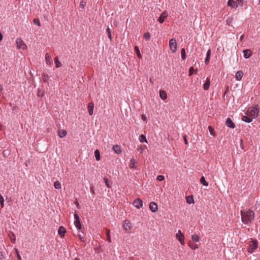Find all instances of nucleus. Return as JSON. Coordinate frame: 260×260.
I'll return each mask as SVG.
<instances>
[{"label":"nucleus","mask_w":260,"mask_h":260,"mask_svg":"<svg viewBox=\"0 0 260 260\" xmlns=\"http://www.w3.org/2000/svg\"><path fill=\"white\" fill-rule=\"evenodd\" d=\"M241 215L242 221L246 224L251 222L254 217V213L251 210L248 211L241 210Z\"/></svg>","instance_id":"obj_1"},{"label":"nucleus","mask_w":260,"mask_h":260,"mask_svg":"<svg viewBox=\"0 0 260 260\" xmlns=\"http://www.w3.org/2000/svg\"><path fill=\"white\" fill-rule=\"evenodd\" d=\"M259 113V108L258 105H255L254 107H249L247 112V114L252 118H256L258 116Z\"/></svg>","instance_id":"obj_2"},{"label":"nucleus","mask_w":260,"mask_h":260,"mask_svg":"<svg viewBox=\"0 0 260 260\" xmlns=\"http://www.w3.org/2000/svg\"><path fill=\"white\" fill-rule=\"evenodd\" d=\"M258 246L257 242L256 240H252L249 242L248 251L249 253H252L254 250L257 249Z\"/></svg>","instance_id":"obj_3"},{"label":"nucleus","mask_w":260,"mask_h":260,"mask_svg":"<svg viewBox=\"0 0 260 260\" xmlns=\"http://www.w3.org/2000/svg\"><path fill=\"white\" fill-rule=\"evenodd\" d=\"M169 47L173 53L176 51L177 50V43L175 39H171L169 41Z\"/></svg>","instance_id":"obj_4"},{"label":"nucleus","mask_w":260,"mask_h":260,"mask_svg":"<svg viewBox=\"0 0 260 260\" xmlns=\"http://www.w3.org/2000/svg\"><path fill=\"white\" fill-rule=\"evenodd\" d=\"M17 48L18 49L22 48L23 50H25L27 48V46L25 44L24 41L20 38H18L16 40Z\"/></svg>","instance_id":"obj_5"},{"label":"nucleus","mask_w":260,"mask_h":260,"mask_svg":"<svg viewBox=\"0 0 260 260\" xmlns=\"http://www.w3.org/2000/svg\"><path fill=\"white\" fill-rule=\"evenodd\" d=\"M176 238L182 245L184 244V235L181 233V231L179 230L178 232L176 233Z\"/></svg>","instance_id":"obj_6"},{"label":"nucleus","mask_w":260,"mask_h":260,"mask_svg":"<svg viewBox=\"0 0 260 260\" xmlns=\"http://www.w3.org/2000/svg\"><path fill=\"white\" fill-rule=\"evenodd\" d=\"M74 217H75V221H74V224L75 225V226L78 230L81 229L82 224L80 221L79 216L78 215V214L77 213H75Z\"/></svg>","instance_id":"obj_7"},{"label":"nucleus","mask_w":260,"mask_h":260,"mask_svg":"<svg viewBox=\"0 0 260 260\" xmlns=\"http://www.w3.org/2000/svg\"><path fill=\"white\" fill-rule=\"evenodd\" d=\"M133 205L137 209H140L143 206V202L140 199H136L133 203Z\"/></svg>","instance_id":"obj_8"},{"label":"nucleus","mask_w":260,"mask_h":260,"mask_svg":"<svg viewBox=\"0 0 260 260\" xmlns=\"http://www.w3.org/2000/svg\"><path fill=\"white\" fill-rule=\"evenodd\" d=\"M168 16V13L166 11H164L158 18L157 20L160 23H162L165 21V19Z\"/></svg>","instance_id":"obj_9"},{"label":"nucleus","mask_w":260,"mask_h":260,"mask_svg":"<svg viewBox=\"0 0 260 260\" xmlns=\"http://www.w3.org/2000/svg\"><path fill=\"white\" fill-rule=\"evenodd\" d=\"M149 209L152 212H156L158 210V206L156 203L151 202L149 204Z\"/></svg>","instance_id":"obj_10"},{"label":"nucleus","mask_w":260,"mask_h":260,"mask_svg":"<svg viewBox=\"0 0 260 260\" xmlns=\"http://www.w3.org/2000/svg\"><path fill=\"white\" fill-rule=\"evenodd\" d=\"M123 228L126 231L130 230L132 228L131 223L128 220H125L123 225Z\"/></svg>","instance_id":"obj_11"},{"label":"nucleus","mask_w":260,"mask_h":260,"mask_svg":"<svg viewBox=\"0 0 260 260\" xmlns=\"http://www.w3.org/2000/svg\"><path fill=\"white\" fill-rule=\"evenodd\" d=\"M94 104L92 102H90L88 104V112L90 115H92L93 113Z\"/></svg>","instance_id":"obj_12"},{"label":"nucleus","mask_w":260,"mask_h":260,"mask_svg":"<svg viewBox=\"0 0 260 260\" xmlns=\"http://www.w3.org/2000/svg\"><path fill=\"white\" fill-rule=\"evenodd\" d=\"M243 52L244 57L246 59L249 58L252 55V52L249 49L244 50Z\"/></svg>","instance_id":"obj_13"},{"label":"nucleus","mask_w":260,"mask_h":260,"mask_svg":"<svg viewBox=\"0 0 260 260\" xmlns=\"http://www.w3.org/2000/svg\"><path fill=\"white\" fill-rule=\"evenodd\" d=\"M226 125L230 128H235V125L230 118H228L226 120Z\"/></svg>","instance_id":"obj_14"},{"label":"nucleus","mask_w":260,"mask_h":260,"mask_svg":"<svg viewBox=\"0 0 260 260\" xmlns=\"http://www.w3.org/2000/svg\"><path fill=\"white\" fill-rule=\"evenodd\" d=\"M112 150L117 154H120L121 153V147L119 145H114L112 147Z\"/></svg>","instance_id":"obj_15"},{"label":"nucleus","mask_w":260,"mask_h":260,"mask_svg":"<svg viewBox=\"0 0 260 260\" xmlns=\"http://www.w3.org/2000/svg\"><path fill=\"white\" fill-rule=\"evenodd\" d=\"M66 232V230L64 228H63L62 226H59L58 233L61 237H63L64 236Z\"/></svg>","instance_id":"obj_16"},{"label":"nucleus","mask_w":260,"mask_h":260,"mask_svg":"<svg viewBox=\"0 0 260 260\" xmlns=\"http://www.w3.org/2000/svg\"><path fill=\"white\" fill-rule=\"evenodd\" d=\"M45 59L47 64L50 65L51 64V57L48 53H46Z\"/></svg>","instance_id":"obj_17"},{"label":"nucleus","mask_w":260,"mask_h":260,"mask_svg":"<svg viewBox=\"0 0 260 260\" xmlns=\"http://www.w3.org/2000/svg\"><path fill=\"white\" fill-rule=\"evenodd\" d=\"M252 119L253 118L251 117H250L248 115L247 116H244L242 117V120L247 123L251 122L252 121Z\"/></svg>","instance_id":"obj_18"},{"label":"nucleus","mask_w":260,"mask_h":260,"mask_svg":"<svg viewBox=\"0 0 260 260\" xmlns=\"http://www.w3.org/2000/svg\"><path fill=\"white\" fill-rule=\"evenodd\" d=\"M211 53V50L210 49H209L207 52L206 57L205 58V63L207 64H208L209 62V60L210 59Z\"/></svg>","instance_id":"obj_19"},{"label":"nucleus","mask_w":260,"mask_h":260,"mask_svg":"<svg viewBox=\"0 0 260 260\" xmlns=\"http://www.w3.org/2000/svg\"><path fill=\"white\" fill-rule=\"evenodd\" d=\"M210 85V79L209 78H207L206 79V82L203 85V88L205 90H208L209 88Z\"/></svg>","instance_id":"obj_20"},{"label":"nucleus","mask_w":260,"mask_h":260,"mask_svg":"<svg viewBox=\"0 0 260 260\" xmlns=\"http://www.w3.org/2000/svg\"><path fill=\"white\" fill-rule=\"evenodd\" d=\"M66 135H67V132H66V131H65L64 129H62V130H60V131H58V135L61 138L64 137L66 136Z\"/></svg>","instance_id":"obj_21"},{"label":"nucleus","mask_w":260,"mask_h":260,"mask_svg":"<svg viewBox=\"0 0 260 260\" xmlns=\"http://www.w3.org/2000/svg\"><path fill=\"white\" fill-rule=\"evenodd\" d=\"M159 95L161 99L166 100L167 98V93L164 90H160L159 91Z\"/></svg>","instance_id":"obj_22"},{"label":"nucleus","mask_w":260,"mask_h":260,"mask_svg":"<svg viewBox=\"0 0 260 260\" xmlns=\"http://www.w3.org/2000/svg\"><path fill=\"white\" fill-rule=\"evenodd\" d=\"M136 160L134 158H132L129 161V166L130 168H131V169L136 168Z\"/></svg>","instance_id":"obj_23"},{"label":"nucleus","mask_w":260,"mask_h":260,"mask_svg":"<svg viewBox=\"0 0 260 260\" xmlns=\"http://www.w3.org/2000/svg\"><path fill=\"white\" fill-rule=\"evenodd\" d=\"M243 76V72L242 71H238L236 73L235 78L237 80L240 81L241 80Z\"/></svg>","instance_id":"obj_24"},{"label":"nucleus","mask_w":260,"mask_h":260,"mask_svg":"<svg viewBox=\"0 0 260 260\" xmlns=\"http://www.w3.org/2000/svg\"><path fill=\"white\" fill-rule=\"evenodd\" d=\"M228 5L231 7H234L238 6L236 2L234 0H229Z\"/></svg>","instance_id":"obj_25"},{"label":"nucleus","mask_w":260,"mask_h":260,"mask_svg":"<svg viewBox=\"0 0 260 260\" xmlns=\"http://www.w3.org/2000/svg\"><path fill=\"white\" fill-rule=\"evenodd\" d=\"M8 236L10 239H11V241L14 243L16 240L15 234L12 232H9V233H8Z\"/></svg>","instance_id":"obj_26"},{"label":"nucleus","mask_w":260,"mask_h":260,"mask_svg":"<svg viewBox=\"0 0 260 260\" xmlns=\"http://www.w3.org/2000/svg\"><path fill=\"white\" fill-rule=\"evenodd\" d=\"M186 202L188 203V204H192V203H194V200H193V199L192 198V197H190V196H187L186 197Z\"/></svg>","instance_id":"obj_27"},{"label":"nucleus","mask_w":260,"mask_h":260,"mask_svg":"<svg viewBox=\"0 0 260 260\" xmlns=\"http://www.w3.org/2000/svg\"><path fill=\"white\" fill-rule=\"evenodd\" d=\"M200 182L204 186H207L208 185V183L206 181L205 178L204 176L201 178Z\"/></svg>","instance_id":"obj_28"},{"label":"nucleus","mask_w":260,"mask_h":260,"mask_svg":"<svg viewBox=\"0 0 260 260\" xmlns=\"http://www.w3.org/2000/svg\"><path fill=\"white\" fill-rule=\"evenodd\" d=\"M94 155H95L96 160L99 161L101 159V157H100V153L98 150H96L94 151Z\"/></svg>","instance_id":"obj_29"},{"label":"nucleus","mask_w":260,"mask_h":260,"mask_svg":"<svg viewBox=\"0 0 260 260\" xmlns=\"http://www.w3.org/2000/svg\"><path fill=\"white\" fill-rule=\"evenodd\" d=\"M139 141H140V142H142V143H143V142L147 143L148 142L146 137L143 135H141L140 136Z\"/></svg>","instance_id":"obj_30"},{"label":"nucleus","mask_w":260,"mask_h":260,"mask_svg":"<svg viewBox=\"0 0 260 260\" xmlns=\"http://www.w3.org/2000/svg\"><path fill=\"white\" fill-rule=\"evenodd\" d=\"M54 62H55V66L56 68H59L61 66V64L60 62V61L58 60V58L57 57H56L54 58Z\"/></svg>","instance_id":"obj_31"},{"label":"nucleus","mask_w":260,"mask_h":260,"mask_svg":"<svg viewBox=\"0 0 260 260\" xmlns=\"http://www.w3.org/2000/svg\"><path fill=\"white\" fill-rule=\"evenodd\" d=\"M105 231H106V234L107 236V240L109 242L111 243V238L110 236V230L108 229H105Z\"/></svg>","instance_id":"obj_32"},{"label":"nucleus","mask_w":260,"mask_h":260,"mask_svg":"<svg viewBox=\"0 0 260 260\" xmlns=\"http://www.w3.org/2000/svg\"><path fill=\"white\" fill-rule=\"evenodd\" d=\"M191 239L194 242H198L200 240V237L197 235H192Z\"/></svg>","instance_id":"obj_33"},{"label":"nucleus","mask_w":260,"mask_h":260,"mask_svg":"<svg viewBox=\"0 0 260 260\" xmlns=\"http://www.w3.org/2000/svg\"><path fill=\"white\" fill-rule=\"evenodd\" d=\"M135 51H136V52L137 53V55L138 57L139 58H141L142 57V55H141L138 46H136L135 47Z\"/></svg>","instance_id":"obj_34"},{"label":"nucleus","mask_w":260,"mask_h":260,"mask_svg":"<svg viewBox=\"0 0 260 260\" xmlns=\"http://www.w3.org/2000/svg\"><path fill=\"white\" fill-rule=\"evenodd\" d=\"M54 186L56 189H60L61 185L59 181H57L54 183Z\"/></svg>","instance_id":"obj_35"},{"label":"nucleus","mask_w":260,"mask_h":260,"mask_svg":"<svg viewBox=\"0 0 260 260\" xmlns=\"http://www.w3.org/2000/svg\"><path fill=\"white\" fill-rule=\"evenodd\" d=\"M147 148L146 146L141 145L139 147L138 150H139L141 153H143Z\"/></svg>","instance_id":"obj_36"},{"label":"nucleus","mask_w":260,"mask_h":260,"mask_svg":"<svg viewBox=\"0 0 260 260\" xmlns=\"http://www.w3.org/2000/svg\"><path fill=\"white\" fill-rule=\"evenodd\" d=\"M188 245L192 249H196L198 248V245L197 244H194L189 242L188 243Z\"/></svg>","instance_id":"obj_37"},{"label":"nucleus","mask_w":260,"mask_h":260,"mask_svg":"<svg viewBox=\"0 0 260 260\" xmlns=\"http://www.w3.org/2000/svg\"><path fill=\"white\" fill-rule=\"evenodd\" d=\"M208 129L209 130L210 133L212 136H215V133L213 129V128L211 126H208Z\"/></svg>","instance_id":"obj_38"},{"label":"nucleus","mask_w":260,"mask_h":260,"mask_svg":"<svg viewBox=\"0 0 260 260\" xmlns=\"http://www.w3.org/2000/svg\"><path fill=\"white\" fill-rule=\"evenodd\" d=\"M181 55L183 59L185 58V50L184 48H182L181 51Z\"/></svg>","instance_id":"obj_39"},{"label":"nucleus","mask_w":260,"mask_h":260,"mask_svg":"<svg viewBox=\"0 0 260 260\" xmlns=\"http://www.w3.org/2000/svg\"><path fill=\"white\" fill-rule=\"evenodd\" d=\"M144 38L146 40H149L150 38V35L149 32H146L144 35Z\"/></svg>","instance_id":"obj_40"},{"label":"nucleus","mask_w":260,"mask_h":260,"mask_svg":"<svg viewBox=\"0 0 260 260\" xmlns=\"http://www.w3.org/2000/svg\"><path fill=\"white\" fill-rule=\"evenodd\" d=\"M33 22L34 24L38 25L39 26H41V23L40 22V21L38 19H35L33 20Z\"/></svg>","instance_id":"obj_41"},{"label":"nucleus","mask_w":260,"mask_h":260,"mask_svg":"<svg viewBox=\"0 0 260 260\" xmlns=\"http://www.w3.org/2000/svg\"><path fill=\"white\" fill-rule=\"evenodd\" d=\"M104 181H105V184L106 185V186L108 187V188H111V185L110 184V183L108 180L107 178H104Z\"/></svg>","instance_id":"obj_42"},{"label":"nucleus","mask_w":260,"mask_h":260,"mask_svg":"<svg viewBox=\"0 0 260 260\" xmlns=\"http://www.w3.org/2000/svg\"><path fill=\"white\" fill-rule=\"evenodd\" d=\"M165 179V177L164 176L162 175H158L157 177V180L158 181H162Z\"/></svg>","instance_id":"obj_43"},{"label":"nucleus","mask_w":260,"mask_h":260,"mask_svg":"<svg viewBox=\"0 0 260 260\" xmlns=\"http://www.w3.org/2000/svg\"><path fill=\"white\" fill-rule=\"evenodd\" d=\"M107 32V34H108V38L111 40L112 39V37H111V31H110V28L108 27L107 30H106Z\"/></svg>","instance_id":"obj_44"},{"label":"nucleus","mask_w":260,"mask_h":260,"mask_svg":"<svg viewBox=\"0 0 260 260\" xmlns=\"http://www.w3.org/2000/svg\"><path fill=\"white\" fill-rule=\"evenodd\" d=\"M47 78H48V76H47V75H45L44 74H43L42 75V79H43L44 82H47Z\"/></svg>","instance_id":"obj_45"},{"label":"nucleus","mask_w":260,"mask_h":260,"mask_svg":"<svg viewBox=\"0 0 260 260\" xmlns=\"http://www.w3.org/2000/svg\"><path fill=\"white\" fill-rule=\"evenodd\" d=\"M15 251H16V255H17V258H18V260H21V256L19 254V251L17 249H15Z\"/></svg>","instance_id":"obj_46"},{"label":"nucleus","mask_w":260,"mask_h":260,"mask_svg":"<svg viewBox=\"0 0 260 260\" xmlns=\"http://www.w3.org/2000/svg\"><path fill=\"white\" fill-rule=\"evenodd\" d=\"M194 72V69L192 67L190 68L189 70V75L191 76Z\"/></svg>","instance_id":"obj_47"},{"label":"nucleus","mask_w":260,"mask_h":260,"mask_svg":"<svg viewBox=\"0 0 260 260\" xmlns=\"http://www.w3.org/2000/svg\"><path fill=\"white\" fill-rule=\"evenodd\" d=\"M79 238L82 241H84V237L80 234L78 235Z\"/></svg>","instance_id":"obj_48"},{"label":"nucleus","mask_w":260,"mask_h":260,"mask_svg":"<svg viewBox=\"0 0 260 260\" xmlns=\"http://www.w3.org/2000/svg\"><path fill=\"white\" fill-rule=\"evenodd\" d=\"M183 139H184V142L185 143L186 145H188V141L187 140V139H186V136H183Z\"/></svg>","instance_id":"obj_49"},{"label":"nucleus","mask_w":260,"mask_h":260,"mask_svg":"<svg viewBox=\"0 0 260 260\" xmlns=\"http://www.w3.org/2000/svg\"><path fill=\"white\" fill-rule=\"evenodd\" d=\"M4 256L2 252H0V260H3Z\"/></svg>","instance_id":"obj_50"},{"label":"nucleus","mask_w":260,"mask_h":260,"mask_svg":"<svg viewBox=\"0 0 260 260\" xmlns=\"http://www.w3.org/2000/svg\"><path fill=\"white\" fill-rule=\"evenodd\" d=\"M1 201H4V199L2 194H0V202Z\"/></svg>","instance_id":"obj_51"},{"label":"nucleus","mask_w":260,"mask_h":260,"mask_svg":"<svg viewBox=\"0 0 260 260\" xmlns=\"http://www.w3.org/2000/svg\"><path fill=\"white\" fill-rule=\"evenodd\" d=\"M0 203L2 208H3L4 207V201H1Z\"/></svg>","instance_id":"obj_52"},{"label":"nucleus","mask_w":260,"mask_h":260,"mask_svg":"<svg viewBox=\"0 0 260 260\" xmlns=\"http://www.w3.org/2000/svg\"><path fill=\"white\" fill-rule=\"evenodd\" d=\"M75 204H76L77 207L79 209L80 206H79L78 202L77 201H76Z\"/></svg>","instance_id":"obj_53"},{"label":"nucleus","mask_w":260,"mask_h":260,"mask_svg":"<svg viewBox=\"0 0 260 260\" xmlns=\"http://www.w3.org/2000/svg\"><path fill=\"white\" fill-rule=\"evenodd\" d=\"M142 119L145 121L146 120V117L144 115H143L142 116Z\"/></svg>","instance_id":"obj_54"},{"label":"nucleus","mask_w":260,"mask_h":260,"mask_svg":"<svg viewBox=\"0 0 260 260\" xmlns=\"http://www.w3.org/2000/svg\"><path fill=\"white\" fill-rule=\"evenodd\" d=\"M227 23L230 25V23L231 22V20H230V19H228L227 21Z\"/></svg>","instance_id":"obj_55"},{"label":"nucleus","mask_w":260,"mask_h":260,"mask_svg":"<svg viewBox=\"0 0 260 260\" xmlns=\"http://www.w3.org/2000/svg\"><path fill=\"white\" fill-rule=\"evenodd\" d=\"M2 39H3V35L0 32V41H1L2 40Z\"/></svg>","instance_id":"obj_56"},{"label":"nucleus","mask_w":260,"mask_h":260,"mask_svg":"<svg viewBox=\"0 0 260 260\" xmlns=\"http://www.w3.org/2000/svg\"><path fill=\"white\" fill-rule=\"evenodd\" d=\"M243 38H244V35H242V36L240 37V40H242V39H243Z\"/></svg>","instance_id":"obj_57"},{"label":"nucleus","mask_w":260,"mask_h":260,"mask_svg":"<svg viewBox=\"0 0 260 260\" xmlns=\"http://www.w3.org/2000/svg\"><path fill=\"white\" fill-rule=\"evenodd\" d=\"M129 260H135V258L133 257H129Z\"/></svg>","instance_id":"obj_58"},{"label":"nucleus","mask_w":260,"mask_h":260,"mask_svg":"<svg viewBox=\"0 0 260 260\" xmlns=\"http://www.w3.org/2000/svg\"><path fill=\"white\" fill-rule=\"evenodd\" d=\"M90 189H91V192H92V193H94V192L93 189L92 188V187H91V188H90Z\"/></svg>","instance_id":"obj_59"},{"label":"nucleus","mask_w":260,"mask_h":260,"mask_svg":"<svg viewBox=\"0 0 260 260\" xmlns=\"http://www.w3.org/2000/svg\"><path fill=\"white\" fill-rule=\"evenodd\" d=\"M3 87L0 84V91H1L2 90H3Z\"/></svg>","instance_id":"obj_60"},{"label":"nucleus","mask_w":260,"mask_h":260,"mask_svg":"<svg viewBox=\"0 0 260 260\" xmlns=\"http://www.w3.org/2000/svg\"><path fill=\"white\" fill-rule=\"evenodd\" d=\"M74 260H79L78 258H75Z\"/></svg>","instance_id":"obj_61"}]
</instances>
